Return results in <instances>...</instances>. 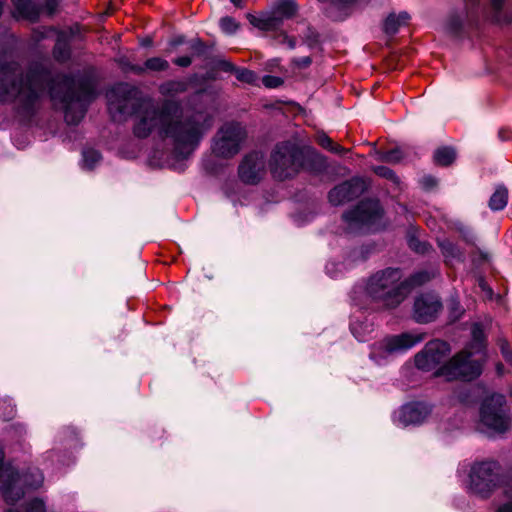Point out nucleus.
<instances>
[{
	"instance_id": "obj_1",
	"label": "nucleus",
	"mask_w": 512,
	"mask_h": 512,
	"mask_svg": "<svg viewBox=\"0 0 512 512\" xmlns=\"http://www.w3.org/2000/svg\"><path fill=\"white\" fill-rule=\"evenodd\" d=\"M108 110L114 121L135 115L133 133L147 138L153 131L167 140L172 148L167 159L169 167L184 171L188 160L198 149L213 118L206 111H183L178 101L165 100L156 106L140 96L139 90L127 83H117L106 93Z\"/></svg>"
},
{
	"instance_id": "obj_2",
	"label": "nucleus",
	"mask_w": 512,
	"mask_h": 512,
	"mask_svg": "<svg viewBox=\"0 0 512 512\" xmlns=\"http://www.w3.org/2000/svg\"><path fill=\"white\" fill-rule=\"evenodd\" d=\"M46 90L54 106L64 112L67 124L77 125L95 97L93 82L86 77L55 74L41 63L29 66L25 75L10 62L0 67V101L13 103L23 118H31L41 107Z\"/></svg>"
},
{
	"instance_id": "obj_3",
	"label": "nucleus",
	"mask_w": 512,
	"mask_h": 512,
	"mask_svg": "<svg viewBox=\"0 0 512 512\" xmlns=\"http://www.w3.org/2000/svg\"><path fill=\"white\" fill-rule=\"evenodd\" d=\"M402 272L398 268H385L371 275L365 286L368 297L381 305L394 308L408 295L407 281L402 280Z\"/></svg>"
},
{
	"instance_id": "obj_4",
	"label": "nucleus",
	"mask_w": 512,
	"mask_h": 512,
	"mask_svg": "<svg viewBox=\"0 0 512 512\" xmlns=\"http://www.w3.org/2000/svg\"><path fill=\"white\" fill-rule=\"evenodd\" d=\"M4 453L0 448V483L1 492L8 504L20 500L25 489H38L43 481V473L38 468H29L26 472L19 474L12 466L3 464Z\"/></svg>"
},
{
	"instance_id": "obj_5",
	"label": "nucleus",
	"mask_w": 512,
	"mask_h": 512,
	"mask_svg": "<svg viewBox=\"0 0 512 512\" xmlns=\"http://www.w3.org/2000/svg\"><path fill=\"white\" fill-rule=\"evenodd\" d=\"M302 147L292 142L277 144L271 152L269 168L273 178L284 181L295 176L302 167Z\"/></svg>"
},
{
	"instance_id": "obj_6",
	"label": "nucleus",
	"mask_w": 512,
	"mask_h": 512,
	"mask_svg": "<svg viewBox=\"0 0 512 512\" xmlns=\"http://www.w3.org/2000/svg\"><path fill=\"white\" fill-rule=\"evenodd\" d=\"M480 423L490 435H502L511 427L505 397L492 394L484 399L480 407Z\"/></svg>"
},
{
	"instance_id": "obj_7",
	"label": "nucleus",
	"mask_w": 512,
	"mask_h": 512,
	"mask_svg": "<svg viewBox=\"0 0 512 512\" xmlns=\"http://www.w3.org/2000/svg\"><path fill=\"white\" fill-rule=\"evenodd\" d=\"M473 355L468 350L460 351L436 371V376H442L448 381H471L479 377L483 361L472 359Z\"/></svg>"
},
{
	"instance_id": "obj_8",
	"label": "nucleus",
	"mask_w": 512,
	"mask_h": 512,
	"mask_svg": "<svg viewBox=\"0 0 512 512\" xmlns=\"http://www.w3.org/2000/svg\"><path fill=\"white\" fill-rule=\"evenodd\" d=\"M383 216L379 201H361L354 209L343 214L344 221L352 230L377 229Z\"/></svg>"
},
{
	"instance_id": "obj_9",
	"label": "nucleus",
	"mask_w": 512,
	"mask_h": 512,
	"mask_svg": "<svg viewBox=\"0 0 512 512\" xmlns=\"http://www.w3.org/2000/svg\"><path fill=\"white\" fill-rule=\"evenodd\" d=\"M499 483V464L496 461H484L472 467L470 487L474 493L487 497Z\"/></svg>"
},
{
	"instance_id": "obj_10",
	"label": "nucleus",
	"mask_w": 512,
	"mask_h": 512,
	"mask_svg": "<svg viewBox=\"0 0 512 512\" xmlns=\"http://www.w3.org/2000/svg\"><path fill=\"white\" fill-rule=\"evenodd\" d=\"M449 352L450 346L445 341L439 339L429 341L415 355V365L423 371H431L446 358Z\"/></svg>"
},
{
	"instance_id": "obj_11",
	"label": "nucleus",
	"mask_w": 512,
	"mask_h": 512,
	"mask_svg": "<svg viewBox=\"0 0 512 512\" xmlns=\"http://www.w3.org/2000/svg\"><path fill=\"white\" fill-rule=\"evenodd\" d=\"M365 189V182L359 177H354L331 189L328 194V199L334 206L343 205L346 202L358 198Z\"/></svg>"
},
{
	"instance_id": "obj_12",
	"label": "nucleus",
	"mask_w": 512,
	"mask_h": 512,
	"mask_svg": "<svg viewBox=\"0 0 512 512\" xmlns=\"http://www.w3.org/2000/svg\"><path fill=\"white\" fill-rule=\"evenodd\" d=\"M240 179L247 184H257L265 174V158L261 152L244 157L238 168Z\"/></svg>"
},
{
	"instance_id": "obj_13",
	"label": "nucleus",
	"mask_w": 512,
	"mask_h": 512,
	"mask_svg": "<svg viewBox=\"0 0 512 512\" xmlns=\"http://www.w3.org/2000/svg\"><path fill=\"white\" fill-rule=\"evenodd\" d=\"M203 168L211 175L221 173L224 168V128L220 127L211 140L209 152L203 157Z\"/></svg>"
},
{
	"instance_id": "obj_14",
	"label": "nucleus",
	"mask_w": 512,
	"mask_h": 512,
	"mask_svg": "<svg viewBox=\"0 0 512 512\" xmlns=\"http://www.w3.org/2000/svg\"><path fill=\"white\" fill-rule=\"evenodd\" d=\"M442 304L433 294H422L414 302V319L418 323H429L436 319Z\"/></svg>"
},
{
	"instance_id": "obj_15",
	"label": "nucleus",
	"mask_w": 512,
	"mask_h": 512,
	"mask_svg": "<svg viewBox=\"0 0 512 512\" xmlns=\"http://www.w3.org/2000/svg\"><path fill=\"white\" fill-rule=\"evenodd\" d=\"M424 340L423 334H410V333H402L400 335H393L385 338L381 342V347L385 352L391 354L395 352L406 351L417 343H420Z\"/></svg>"
},
{
	"instance_id": "obj_16",
	"label": "nucleus",
	"mask_w": 512,
	"mask_h": 512,
	"mask_svg": "<svg viewBox=\"0 0 512 512\" xmlns=\"http://www.w3.org/2000/svg\"><path fill=\"white\" fill-rule=\"evenodd\" d=\"M430 408L421 402L404 405L398 415V422L403 426L420 424L429 415Z\"/></svg>"
},
{
	"instance_id": "obj_17",
	"label": "nucleus",
	"mask_w": 512,
	"mask_h": 512,
	"mask_svg": "<svg viewBox=\"0 0 512 512\" xmlns=\"http://www.w3.org/2000/svg\"><path fill=\"white\" fill-rule=\"evenodd\" d=\"M246 139V129L236 122L226 125V157L237 154Z\"/></svg>"
},
{
	"instance_id": "obj_18",
	"label": "nucleus",
	"mask_w": 512,
	"mask_h": 512,
	"mask_svg": "<svg viewBox=\"0 0 512 512\" xmlns=\"http://www.w3.org/2000/svg\"><path fill=\"white\" fill-rule=\"evenodd\" d=\"M247 19L251 25L264 32L279 33L280 28L283 25V17H280L277 13H266L259 16L247 14Z\"/></svg>"
},
{
	"instance_id": "obj_19",
	"label": "nucleus",
	"mask_w": 512,
	"mask_h": 512,
	"mask_svg": "<svg viewBox=\"0 0 512 512\" xmlns=\"http://www.w3.org/2000/svg\"><path fill=\"white\" fill-rule=\"evenodd\" d=\"M11 2L14 6L15 17L26 19L30 22L38 21L42 8L36 0H11Z\"/></svg>"
},
{
	"instance_id": "obj_20",
	"label": "nucleus",
	"mask_w": 512,
	"mask_h": 512,
	"mask_svg": "<svg viewBox=\"0 0 512 512\" xmlns=\"http://www.w3.org/2000/svg\"><path fill=\"white\" fill-rule=\"evenodd\" d=\"M49 30L57 33L56 43L53 48V57L58 62L68 61L71 57V32L56 30L54 28H50Z\"/></svg>"
},
{
	"instance_id": "obj_21",
	"label": "nucleus",
	"mask_w": 512,
	"mask_h": 512,
	"mask_svg": "<svg viewBox=\"0 0 512 512\" xmlns=\"http://www.w3.org/2000/svg\"><path fill=\"white\" fill-rule=\"evenodd\" d=\"M302 155L301 169L319 173L327 168L326 157L318 153L314 148L302 147Z\"/></svg>"
},
{
	"instance_id": "obj_22",
	"label": "nucleus",
	"mask_w": 512,
	"mask_h": 512,
	"mask_svg": "<svg viewBox=\"0 0 512 512\" xmlns=\"http://www.w3.org/2000/svg\"><path fill=\"white\" fill-rule=\"evenodd\" d=\"M169 68V62L161 57H152L147 59L143 65H133L130 67L131 72L143 74L145 71H166Z\"/></svg>"
},
{
	"instance_id": "obj_23",
	"label": "nucleus",
	"mask_w": 512,
	"mask_h": 512,
	"mask_svg": "<svg viewBox=\"0 0 512 512\" xmlns=\"http://www.w3.org/2000/svg\"><path fill=\"white\" fill-rule=\"evenodd\" d=\"M472 339L469 345L464 349L472 352L473 354L483 353L486 348V339L484 331L480 324L476 323L472 327Z\"/></svg>"
},
{
	"instance_id": "obj_24",
	"label": "nucleus",
	"mask_w": 512,
	"mask_h": 512,
	"mask_svg": "<svg viewBox=\"0 0 512 512\" xmlns=\"http://www.w3.org/2000/svg\"><path fill=\"white\" fill-rule=\"evenodd\" d=\"M409 18L407 12H401L399 15L393 13L388 15L384 22V32L388 35L396 34L401 26L407 24Z\"/></svg>"
},
{
	"instance_id": "obj_25",
	"label": "nucleus",
	"mask_w": 512,
	"mask_h": 512,
	"mask_svg": "<svg viewBox=\"0 0 512 512\" xmlns=\"http://www.w3.org/2000/svg\"><path fill=\"white\" fill-rule=\"evenodd\" d=\"M456 159V151L451 146H442L435 150L433 160L436 165L449 166Z\"/></svg>"
},
{
	"instance_id": "obj_26",
	"label": "nucleus",
	"mask_w": 512,
	"mask_h": 512,
	"mask_svg": "<svg viewBox=\"0 0 512 512\" xmlns=\"http://www.w3.org/2000/svg\"><path fill=\"white\" fill-rule=\"evenodd\" d=\"M467 14H468L467 11L451 12V14L447 18L446 25H445L447 32H449L453 35L459 34L462 29V26H463L464 18L467 16Z\"/></svg>"
},
{
	"instance_id": "obj_27",
	"label": "nucleus",
	"mask_w": 512,
	"mask_h": 512,
	"mask_svg": "<svg viewBox=\"0 0 512 512\" xmlns=\"http://www.w3.org/2000/svg\"><path fill=\"white\" fill-rule=\"evenodd\" d=\"M508 202V191L504 186H498L489 199V207L493 211L503 210Z\"/></svg>"
},
{
	"instance_id": "obj_28",
	"label": "nucleus",
	"mask_w": 512,
	"mask_h": 512,
	"mask_svg": "<svg viewBox=\"0 0 512 512\" xmlns=\"http://www.w3.org/2000/svg\"><path fill=\"white\" fill-rule=\"evenodd\" d=\"M437 275H438L437 269L422 270V271L414 273L409 279L404 280L409 283L408 293L410 292L412 287L423 285L424 283L435 278Z\"/></svg>"
},
{
	"instance_id": "obj_29",
	"label": "nucleus",
	"mask_w": 512,
	"mask_h": 512,
	"mask_svg": "<svg viewBox=\"0 0 512 512\" xmlns=\"http://www.w3.org/2000/svg\"><path fill=\"white\" fill-rule=\"evenodd\" d=\"M226 72H232L235 74L236 78L248 84H254L257 80V75L246 68H236L233 63L226 60Z\"/></svg>"
},
{
	"instance_id": "obj_30",
	"label": "nucleus",
	"mask_w": 512,
	"mask_h": 512,
	"mask_svg": "<svg viewBox=\"0 0 512 512\" xmlns=\"http://www.w3.org/2000/svg\"><path fill=\"white\" fill-rule=\"evenodd\" d=\"M187 90V83L182 80H171L160 85L159 91L163 96H175Z\"/></svg>"
},
{
	"instance_id": "obj_31",
	"label": "nucleus",
	"mask_w": 512,
	"mask_h": 512,
	"mask_svg": "<svg viewBox=\"0 0 512 512\" xmlns=\"http://www.w3.org/2000/svg\"><path fill=\"white\" fill-rule=\"evenodd\" d=\"M438 245L441 249L443 256L447 261H451L454 259L461 260L463 258V253L451 241L447 239L439 240Z\"/></svg>"
},
{
	"instance_id": "obj_32",
	"label": "nucleus",
	"mask_w": 512,
	"mask_h": 512,
	"mask_svg": "<svg viewBox=\"0 0 512 512\" xmlns=\"http://www.w3.org/2000/svg\"><path fill=\"white\" fill-rule=\"evenodd\" d=\"M296 11L297 5L294 0H279L272 12L283 17L284 21L285 19L293 17L296 14Z\"/></svg>"
},
{
	"instance_id": "obj_33",
	"label": "nucleus",
	"mask_w": 512,
	"mask_h": 512,
	"mask_svg": "<svg viewBox=\"0 0 512 512\" xmlns=\"http://www.w3.org/2000/svg\"><path fill=\"white\" fill-rule=\"evenodd\" d=\"M101 154L93 148H85L82 151V168L93 170L100 163Z\"/></svg>"
},
{
	"instance_id": "obj_34",
	"label": "nucleus",
	"mask_w": 512,
	"mask_h": 512,
	"mask_svg": "<svg viewBox=\"0 0 512 512\" xmlns=\"http://www.w3.org/2000/svg\"><path fill=\"white\" fill-rule=\"evenodd\" d=\"M188 45V49L190 50L189 56H192V59L194 57L206 58L210 54V48L198 38L189 41Z\"/></svg>"
},
{
	"instance_id": "obj_35",
	"label": "nucleus",
	"mask_w": 512,
	"mask_h": 512,
	"mask_svg": "<svg viewBox=\"0 0 512 512\" xmlns=\"http://www.w3.org/2000/svg\"><path fill=\"white\" fill-rule=\"evenodd\" d=\"M6 512H18L15 509H8ZM24 512H53L48 510L45 502L40 498L28 501L24 506Z\"/></svg>"
},
{
	"instance_id": "obj_36",
	"label": "nucleus",
	"mask_w": 512,
	"mask_h": 512,
	"mask_svg": "<svg viewBox=\"0 0 512 512\" xmlns=\"http://www.w3.org/2000/svg\"><path fill=\"white\" fill-rule=\"evenodd\" d=\"M403 154L399 149H392L386 152L377 153V159L387 163H398L402 160Z\"/></svg>"
},
{
	"instance_id": "obj_37",
	"label": "nucleus",
	"mask_w": 512,
	"mask_h": 512,
	"mask_svg": "<svg viewBox=\"0 0 512 512\" xmlns=\"http://www.w3.org/2000/svg\"><path fill=\"white\" fill-rule=\"evenodd\" d=\"M372 170H373V172L376 175H378V176H380L382 178H385L387 180H390L391 182H393L396 185L400 184V179L394 173V171L392 169H390L389 167H386V166H374V167H372Z\"/></svg>"
},
{
	"instance_id": "obj_38",
	"label": "nucleus",
	"mask_w": 512,
	"mask_h": 512,
	"mask_svg": "<svg viewBox=\"0 0 512 512\" xmlns=\"http://www.w3.org/2000/svg\"><path fill=\"white\" fill-rule=\"evenodd\" d=\"M273 39L279 44H287L289 49H295L296 40L295 38L289 37L285 32L280 31L277 34H274Z\"/></svg>"
},
{
	"instance_id": "obj_39",
	"label": "nucleus",
	"mask_w": 512,
	"mask_h": 512,
	"mask_svg": "<svg viewBox=\"0 0 512 512\" xmlns=\"http://www.w3.org/2000/svg\"><path fill=\"white\" fill-rule=\"evenodd\" d=\"M498 344L505 361L512 364V349L510 348L509 342L506 339L501 338L498 340Z\"/></svg>"
},
{
	"instance_id": "obj_40",
	"label": "nucleus",
	"mask_w": 512,
	"mask_h": 512,
	"mask_svg": "<svg viewBox=\"0 0 512 512\" xmlns=\"http://www.w3.org/2000/svg\"><path fill=\"white\" fill-rule=\"evenodd\" d=\"M409 247L416 251L417 253H426L428 252L430 246L426 242H421L415 237H411L409 239Z\"/></svg>"
},
{
	"instance_id": "obj_41",
	"label": "nucleus",
	"mask_w": 512,
	"mask_h": 512,
	"mask_svg": "<svg viewBox=\"0 0 512 512\" xmlns=\"http://www.w3.org/2000/svg\"><path fill=\"white\" fill-rule=\"evenodd\" d=\"M262 83L267 88H277L283 84V79L278 76L266 75L262 78Z\"/></svg>"
},
{
	"instance_id": "obj_42",
	"label": "nucleus",
	"mask_w": 512,
	"mask_h": 512,
	"mask_svg": "<svg viewBox=\"0 0 512 512\" xmlns=\"http://www.w3.org/2000/svg\"><path fill=\"white\" fill-rule=\"evenodd\" d=\"M58 6H59V0H45V3L43 6H41V8H42V12L51 16L56 12Z\"/></svg>"
},
{
	"instance_id": "obj_43",
	"label": "nucleus",
	"mask_w": 512,
	"mask_h": 512,
	"mask_svg": "<svg viewBox=\"0 0 512 512\" xmlns=\"http://www.w3.org/2000/svg\"><path fill=\"white\" fill-rule=\"evenodd\" d=\"M303 41L309 47H314L318 43V34L315 31L308 28Z\"/></svg>"
},
{
	"instance_id": "obj_44",
	"label": "nucleus",
	"mask_w": 512,
	"mask_h": 512,
	"mask_svg": "<svg viewBox=\"0 0 512 512\" xmlns=\"http://www.w3.org/2000/svg\"><path fill=\"white\" fill-rule=\"evenodd\" d=\"M317 142L324 149L330 150L332 148L333 140L324 133L317 136Z\"/></svg>"
},
{
	"instance_id": "obj_45",
	"label": "nucleus",
	"mask_w": 512,
	"mask_h": 512,
	"mask_svg": "<svg viewBox=\"0 0 512 512\" xmlns=\"http://www.w3.org/2000/svg\"><path fill=\"white\" fill-rule=\"evenodd\" d=\"M173 63L179 67H189L192 64V56L184 55L177 57L173 60Z\"/></svg>"
},
{
	"instance_id": "obj_46",
	"label": "nucleus",
	"mask_w": 512,
	"mask_h": 512,
	"mask_svg": "<svg viewBox=\"0 0 512 512\" xmlns=\"http://www.w3.org/2000/svg\"><path fill=\"white\" fill-rule=\"evenodd\" d=\"M240 27V24L231 17H226V33H235Z\"/></svg>"
},
{
	"instance_id": "obj_47",
	"label": "nucleus",
	"mask_w": 512,
	"mask_h": 512,
	"mask_svg": "<svg viewBox=\"0 0 512 512\" xmlns=\"http://www.w3.org/2000/svg\"><path fill=\"white\" fill-rule=\"evenodd\" d=\"M292 62L298 68H307L312 63V59L309 56H305V57L294 58Z\"/></svg>"
},
{
	"instance_id": "obj_48",
	"label": "nucleus",
	"mask_w": 512,
	"mask_h": 512,
	"mask_svg": "<svg viewBox=\"0 0 512 512\" xmlns=\"http://www.w3.org/2000/svg\"><path fill=\"white\" fill-rule=\"evenodd\" d=\"M421 184L425 189H432L437 186V180L432 176L423 177Z\"/></svg>"
},
{
	"instance_id": "obj_49",
	"label": "nucleus",
	"mask_w": 512,
	"mask_h": 512,
	"mask_svg": "<svg viewBox=\"0 0 512 512\" xmlns=\"http://www.w3.org/2000/svg\"><path fill=\"white\" fill-rule=\"evenodd\" d=\"M329 151H330V152H333V153L341 154V153H346V152H348L349 150H348V149H346V148H344V147H342L341 145H339V144H335V143L333 142V144H332V148H330V150H329Z\"/></svg>"
},
{
	"instance_id": "obj_50",
	"label": "nucleus",
	"mask_w": 512,
	"mask_h": 512,
	"mask_svg": "<svg viewBox=\"0 0 512 512\" xmlns=\"http://www.w3.org/2000/svg\"><path fill=\"white\" fill-rule=\"evenodd\" d=\"M184 43H185V40H184L183 36L175 37L172 40H170V42H169L170 46H172V47H177V46L182 45Z\"/></svg>"
},
{
	"instance_id": "obj_51",
	"label": "nucleus",
	"mask_w": 512,
	"mask_h": 512,
	"mask_svg": "<svg viewBox=\"0 0 512 512\" xmlns=\"http://www.w3.org/2000/svg\"><path fill=\"white\" fill-rule=\"evenodd\" d=\"M49 457H50L51 459H53L54 457H56V458H57V461H58L59 463H62L63 465H65V464H67V465H68L70 462H73V459H71V457H70V456L68 457L67 462H66V461H62V460L60 459V456H59L58 454L54 453V452L49 453Z\"/></svg>"
},
{
	"instance_id": "obj_52",
	"label": "nucleus",
	"mask_w": 512,
	"mask_h": 512,
	"mask_svg": "<svg viewBox=\"0 0 512 512\" xmlns=\"http://www.w3.org/2000/svg\"><path fill=\"white\" fill-rule=\"evenodd\" d=\"M119 64L126 70V71H131L130 70V67L133 66L134 64H130L128 62V60L125 58V57H121L119 59Z\"/></svg>"
},
{
	"instance_id": "obj_53",
	"label": "nucleus",
	"mask_w": 512,
	"mask_h": 512,
	"mask_svg": "<svg viewBox=\"0 0 512 512\" xmlns=\"http://www.w3.org/2000/svg\"><path fill=\"white\" fill-rule=\"evenodd\" d=\"M496 512H512V502L503 504L497 509Z\"/></svg>"
},
{
	"instance_id": "obj_54",
	"label": "nucleus",
	"mask_w": 512,
	"mask_h": 512,
	"mask_svg": "<svg viewBox=\"0 0 512 512\" xmlns=\"http://www.w3.org/2000/svg\"><path fill=\"white\" fill-rule=\"evenodd\" d=\"M479 286L483 291L487 292L489 295L492 294V289L488 287L487 283L483 279H479Z\"/></svg>"
},
{
	"instance_id": "obj_55",
	"label": "nucleus",
	"mask_w": 512,
	"mask_h": 512,
	"mask_svg": "<svg viewBox=\"0 0 512 512\" xmlns=\"http://www.w3.org/2000/svg\"><path fill=\"white\" fill-rule=\"evenodd\" d=\"M230 2L234 5V7L242 9L244 7L243 0H230Z\"/></svg>"
},
{
	"instance_id": "obj_56",
	"label": "nucleus",
	"mask_w": 512,
	"mask_h": 512,
	"mask_svg": "<svg viewBox=\"0 0 512 512\" xmlns=\"http://www.w3.org/2000/svg\"><path fill=\"white\" fill-rule=\"evenodd\" d=\"M141 45L144 46V47H149L152 45V39L151 38H146V39H143L141 41Z\"/></svg>"
},
{
	"instance_id": "obj_57",
	"label": "nucleus",
	"mask_w": 512,
	"mask_h": 512,
	"mask_svg": "<svg viewBox=\"0 0 512 512\" xmlns=\"http://www.w3.org/2000/svg\"><path fill=\"white\" fill-rule=\"evenodd\" d=\"M496 369H497V372H498L499 374H502L503 369H504L503 364H502V363H498V364L496 365Z\"/></svg>"
},
{
	"instance_id": "obj_58",
	"label": "nucleus",
	"mask_w": 512,
	"mask_h": 512,
	"mask_svg": "<svg viewBox=\"0 0 512 512\" xmlns=\"http://www.w3.org/2000/svg\"><path fill=\"white\" fill-rule=\"evenodd\" d=\"M219 26L224 29V17H221L218 21Z\"/></svg>"
},
{
	"instance_id": "obj_59",
	"label": "nucleus",
	"mask_w": 512,
	"mask_h": 512,
	"mask_svg": "<svg viewBox=\"0 0 512 512\" xmlns=\"http://www.w3.org/2000/svg\"><path fill=\"white\" fill-rule=\"evenodd\" d=\"M467 3H471V5H474L476 4L477 0H466Z\"/></svg>"
},
{
	"instance_id": "obj_60",
	"label": "nucleus",
	"mask_w": 512,
	"mask_h": 512,
	"mask_svg": "<svg viewBox=\"0 0 512 512\" xmlns=\"http://www.w3.org/2000/svg\"><path fill=\"white\" fill-rule=\"evenodd\" d=\"M356 338H357L359 341H364V339H363V338H360V337H358V336H356Z\"/></svg>"
}]
</instances>
